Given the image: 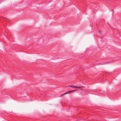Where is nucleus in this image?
<instances>
[{"mask_svg": "<svg viewBox=\"0 0 121 121\" xmlns=\"http://www.w3.org/2000/svg\"><path fill=\"white\" fill-rule=\"evenodd\" d=\"M70 93H71V92H70V91H69L68 92H66L63 95H61V96H62L63 95H65V94H68Z\"/></svg>", "mask_w": 121, "mask_h": 121, "instance_id": "1", "label": "nucleus"}, {"mask_svg": "<svg viewBox=\"0 0 121 121\" xmlns=\"http://www.w3.org/2000/svg\"><path fill=\"white\" fill-rule=\"evenodd\" d=\"M74 88H82V86H74Z\"/></svg>", "mask_w": 121, "mask_h": 121, "instance_id": "2", "label": "nucleus"}, {"mask_svg": "<svg viewBox=\"0 0 121 121\" xmlns=\"http://www.w3.org/2000/svg\"><path fill=\"white\" fill-rule=\"evenodd\" d=\"M74 86L72 85H69L68 86V87H74Z\"/></svg>", "mask_w": 121, "mask_h": 121, "instance_id": "3", "label": "nucleus"}, {"mask_svg": "<svg viewBox=\"0 0 121 121\" xmlns=\"http://www.w3.org/2000/svg\"><path fill=\"white\" fill-rule=\"evenodd\" d=\"M76 91V90H73L70 91V92H75V91Z\"/></svg>", "mask_w": 121, "mask_h": 121, "instance_id": "4", "label": "nucleus"}]
</instances>
